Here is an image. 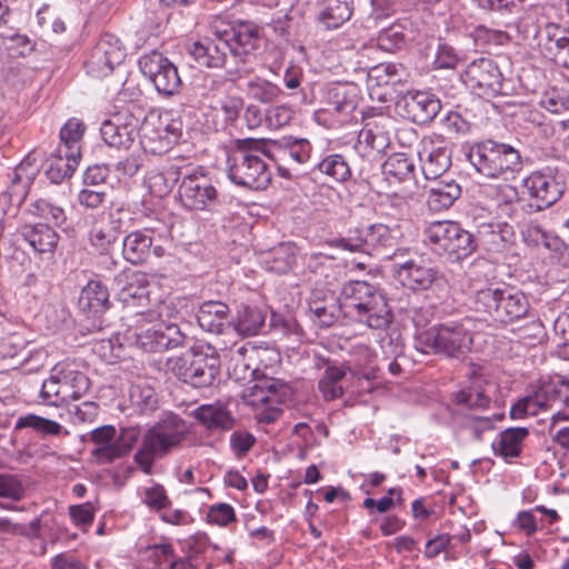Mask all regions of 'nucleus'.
Here are the masks:
<instances>
[{"label":"nucleus","instance_id":"16","mask_svg":"<svg viewBox=\"0 0 569 569\" xmlns=\"http://www.w3.org/2000/svg\"><path fill=\"white\" fill-rule=\"evenodd\" d=\"M147 126L146 122L142 127L141 117L124 110L104 120L100 128V134L108 147L128 152L133 146L140 129L144 131Z\"/></svg>","mask_w":569,"mask_h":569},{"label":"nucleus","instance_id":"18","mask_svg":"<svg viewBox=\"0 0 569 569\" xmlns=\"http://www.w3.org/2000/svg\"><path fill=\"white\" fill-rule=\"evenodd\" d=\"M450 142L441 134L432 133L421 139L418 157L422 173L428 180H437L451 167Z\"/></svg>","mask_w":569,"mask_h":569},{"label":"nucleus","instance_id":"7","mask_svg":"<svg viewBox=\"0 0 569 569\" xmlns=\"http://www.w3.org/2000/svg\"><path fill=\"white\" fill-rule=\"evenodd\" d=\"M184 437V423L179 417L172 416L159 421L143 435L141 447L134 455L136 463L144 473L150 475L154 460L166 457Z\"/></svg>","mask_w":569,"mask_h":569},{"label":"nucleus","instance_id":"38","mask_svg":"<svg viewBox=\"0 0 569 569\" xmlns=\"http://www.w3.org/2000/svg\"><path fill=\"white\" fill-rule=\"evenodd\" d=\"M118 236L109 230L103 221L94 223L90 231V243L101 254V258L108 262V268L116 266V260L109 256V250L117 242Z\"/></svg>","mask_w":569,"mask_h":569},{"label":"nucleus","instance_id":"1","mask_svg":"<svg viewBox=\"0 0 569 569\" xmlns=\"http://www.w3.org/2000/svg\"><path fill=\"white\" fill-rule=\"evenodd\" d=\"M309 309L322 327L332 326L341 315L376 330L386 329L392 319L385 293L366 281H349L337 300H315Z\"/></svg>","mask_w":569,"mask_h":569},{"label":"nucleus","instance_id":"61","mask_svg":"<svg viewBox=\"0 0 569 569\" xmlns=\"http://www.w3.org/2000/svg\"><path fill=\"white\" fill-rule=\"evenodd\" d=\"M541 106L551 113L569 110V96L561 91H552L542 100Z\"/></svg>","mask_w":569,"mask_h":569},{"label":"nucleus","instance_id":"40","mask_svg":"<svg viewBox=\"0 0 569 569\" xmlns=\"http://www.w3.org/2000/svg\"><path fill=\"white\" fill-rule=\"evenodd\" d=\"M317 168L335 182H346L351 178L349 162L340 153L328 154L317 164Z\"/></svg>","mask_w":569,"mask_h":569},{"label":"nucleus","instance_id":"50","mask_svg":"<svg viewBox=\"0 0 569 569\" xmlns=\"http://www.w3.org/2000/svg\"><path fill=\"white\" fill-rule=\"evenodd\" d=\"M401 66L395 63H379L369 69L368 78L370 81H376L377 86L388 84L390 82L400 81Z\"/></svg>","mask_w":569,"mask_h":569},{"label":"nucleus","instance_id":"35","mask_svg":"<svg viewBox=\"0 0 569 569\" xmlns=\"http://www.w3.org/2000/svg\"><path fill=\"white\" fill-rule=\"evenodd\" d=\"M117 430L111 425H104L90 432V441L97 447L91 451L98 463H112L116 458L109 457V449L114 448Z\"/></svg>","mask_w":569,"mask_h":569},{"label":"nucleus","instance_id":"4","mask_svg":"<svg viewBox=\"0 0 569 569\" xmlns=\"http://www.w3.org/2000/svg\"><path fill=\"white\" fill-rule=\"evenodd\" d=\"M467 158L475 169L490 179L508 180L522 169L519 150L508 143L485 140L470 147Z\"/></svg>","mask_w":569,"mask_h":569},{"label":"nucleus","instance_id":"48","mask_svg":"<svg viewBox=\"0 0 569 569\" xmlns=\"http://www.w3.org/2000/svg\"><path fill=\"white\" fill-rule=\"evenodd\" d=\"M382 168L385 174L395 177L398 180H405L412 173L415 166L406 154L396 153L387 159Z\"/></svg>","mask_w":569,"mask_h":569},{"label":"nucleus","instance_id":"23","mask_svg":"<svg viewBox=\"0 0 569 569\" xmlns=\"http://www.w3.org/2000/svg\"><path fill=\"white\" fill-rule=\"evenodd\" d=\"M152 234L153 231L148 228L128 233L122 241L123 258L132 264H141L151 253L161 257L163 249L160 246H153Z\"/></svg>","mask_w":569,"mask_h":569},{"label":"nucleus","instance_id":"54","mask_svg":"<svg viewBox=\"0 0 569 569\" xmlns=\"http://www.w3.org/2000/svg\"><path fill=\"white\" fill-rule=\"evenodd\" d=\"M127 154L119 160H110L109 168L121 176L132 177L141 167V158L133 152H126Z\"/></svg>","mask_w":569,"mask_h":569},{"label":"nucleus","instance_id":"49","mask_svg":"<svg viewBox=\"0 0 569 569\" xmlns=\"http://www.w3.org/2000/svg\"><path fill=\"white\" fill-rule=\"evenodd\" d=\"M103 221L109 230L119 237L120 233L127 231L131 227V212L122 207L111 209L102 216Z\"/></svg>","mask_w":569,"mask_h":569},{"label":"nucleus","instance_id":"37","mask_svg":"<svg viewBox=\"0 0 569 569\" xmlns=\"http://www.w3.org/2000/svg\"><path fill=\"white\" fill-rule=\"evenodd\" d=\"M37 172V169L26 172L24 164H19L14 169L8 189V196L11 203H16L20 207L24 202Z\"/></svg>","mask_w":569,"mask_h":569},{"label":"nucleus","instance_id":"64","mask_svg":"<svg viewBox=\"0 0 569 569\" xmlns=\"http://www.w3.org/2000/svg\"><path fill=\"white\" fill-rule=\"evenodd\" d=\"M452 537L448 533H441L437 537L429 539L426 543L425 557L432 559L442 551H446L451 543Z\"/></svg>","mask_w":569,"mask_h":569},{"label":"nucleus","instance_id":"10","mask_svg":"<svg viewBox=\"0 0 569 569\" xmlns=\"http://www.w3.org/2000/svg\"><path fill=\"white\" fill-rule=\"evenodd\" d=\"M540 410H551L552 422L569 420L567 381L545 382L511 407L510 416L520 419L536 416Z\"/></svg>","mask_w":569,"mask_h":569},{"label":"nucleus","instance_id":"5","mask_svg":"<svg viewBox=\"0 0 569 569\" xmlns=\"http://www.w3.org/2000/svg\"><path fill=\"white\" fill-rule=\"evenodd\" d=\"M167 366L180 381L207 388L213 386L220 373V356L210 345L201 346L168 359Z\"/></svg>","mask_w":569,"mask_h":569},{"label":"nucleus","instance_id":"24","mask_svg":"<svg viewBox=\"0 0 569 569\" xmlns=\"http://www.w3.org/2000/svg\"><path fill=\"white\" fill-rule=\"evenodd\" d=\"M391 121L387 117L378 116L366 120L358 136V146L368 149L366 152L382 153L390 146L389 126Z\"/></svg>","mask_w":569,"mask_h":569},{"label":"nucleus","instance_id":"55","mask_svg":"<svg viewBox=\"0 0 569 569\" xmlns=\"http://www.w3.org/2000/svg\"><path fill=\"white\" fill-rule=\"evenodd\" d=\"M24 496V487L14 475L0 473V497L12 500H21Z\"/></svg>","mask_w":569,"mask_h":569},{"label":"nucleus","instance_id":"30","mask_svg":"<svg viewBox=\"0 0 569 569\" xmlns=\"http://www.w3.org/2000/svg\"><path fill=\"white\" fill-rule=\"evenodd\" d=\"M528 436L529 430L523 427L505 429L492 442L495 455L502 457L505 460L518 458L521 455L523 441Z\"/></svg>","mask_w":569,"mask_h":569},{"label":"nucleus","instance_id":"51","mask_svg":"<svg viewBox=\"0 0 569 569\" xmlns=\"http://www.w3.org/2000/svg\"><path fill=\"white\" fill-rule=\"evenodd\" d=\"M139 439V431L136 428H123L120 435L116 436L113 449H109V457L120 459L124 457Z\"/></svg>","mask_w":569,"mask_h":569},{"label":"nucleus","instance_id":"25","mask_svg":"<svg viewBox=\"0 0 569 569\" xmlns=\"http://www.w3.org/2000/svg\"><path fill=\"white\" fill-rule=\"evenodd\" d=\"M22 239L37 253H53L58 247L59 234L49 223H23L19 228Z\"/></svg>","mask_w":569,"mask_h":569},{"label":"nucleus","instance_id":"3","mask_svg":"<svg viewBox=\"0 0 569 569\" xmlns=\"http://www.w3.org/2000/svg\"><path fill=\"white\" fill-rule=\"evenodd\" d=\"M403 237L402 229L395 223H373L365 229H349L346 237L335 241L336 246L351 252H366L382 260L403 257L406 249L400 247Z\"/></svg>","mask_w":569,"mask_h":569},{"label":"nucleus","instance_id":"53","mask_svg":"<svg viewBox=\"0 0 569 569\" xmlns=\"http://www.w3.org/2000/svg\"><path fill=\"white\" fill-rule=\"evenodd\" d=\"M287 152L295 162L303 164L310 159L311 146L307 139L287 136Z\"/></svg>","mask_w":569,"mask_h":569},{"label":"nucleus","instance_id":"20","mask_svg":"<svg viewBox=\"0 0 569 569\" xmlns=\"http://www.w3.org/2000/svg\"><path fill=\"white\" fill-rule=\"evenodd\" d=\"M129 339H133V343L146 352H163L183 346L186 336L177 325L157 323L134 330Z\"/></svg>","mask_w":569,"mask_h":569},{"label":"nucleus","instance_id":"19","mask_svg":"<svg viewBox=\"0 0 569 569\" xmlns=\"http://www.w3.org/2000/svg\"><path fill=\"white\" fill-rule=\"evenodd\" d=\"M139 67L142 73L152 81L159 93L173 96L179 92L182 81L178 69L162 53L153 51L141 57Z\"/></svg>","mask_w":569,"mask_h":569},{"label":"nucleus","instance_id":"59","mask_svg":"<svg viewBox=\"0 0 569 569\" xmlns=\"http://www.w3.org/2000/svg\"><path fill=\"white\" fill-rule=\"evenodd\" d=\"M459 62V56L453 47L439 43L435 58V66L439 69H453Z\"/></svg>","mask_w":569,"mask_h":569},{"label":"nucleus","instance_id":"15","mask_svg":"<svg viewBox=\"0 0 569 569\" xmlns=\"http://www.w3.org/2000/svg\"><path fill=\"white\" fill-rule=\"evenodd\" d=\"M461 79L479 97H496L502 92L503 74L492 58L481 57L471 61Z\"/></svg>","mask_w":569,"mask_h":569},{"label":"nucleus","instance_id":"42","mask_svg":"<svg viewBox=\"0 0 569 569\" xmlns=\"http://www.w3.org/2000/svg\"><path fill=\"white\" fill-rule=\"evenodd\" d=\"M86 130L84 123L76 118H71L60 130L61 148L68 153L80 157L79 142Z\"/></svg>","mask_w":569,"mask_h":569},{"label":"nucleus","instance_id":"41","mask_svg":"<svg viewBox=\"0 0 569 569\" xmlns=\"http://www.w3.org/2000/svg\"><path fill=\"white\" fill-rule=\"evenodd\" d=\"M66 389L60 371L57 370L43 381L39 396L44 405L58 407L70 399V393H67Z\"/></svg>","mask_w":569,"mask_h":569},{"label":"nucleus","instance_id":"45","mask_svg":"<svg viewBox=\"0 0 569 569\" xmlns=\"http://www.w3.org/2000/svg\"><path fill=\"white\" fill-rule=\"evenodd\" d=\"M60 375L63 380V386L67 387V393H70V399H80L90 388L89 378L81 371L63 368Z\"/></svg>","mask_w":569,"mask_h":569},{"label":"nucleus","instance_id":"2","mask_svg":"<svg viewBox=\"0 0 569 569\" xmlns=\"http://www.w3.org/2000/svg\"><path fill=\"white\" fill-rule=\"evenodd\" d=\"M214 38H207L189 46V53L197 63L208 68H226L228 57L241 62L258 48L260 41L257 27L250 23L214 24Z\"/></svg>","mask_w":569,"mask_h":569},{"label":"nucleus","instance_id":"36","mask_svg":"<svg viewBox=\"0 0 569 569\" xmlns=\"http://www.w3.org/2000/svg\"><path fill=\"white\" fill-rule=\"evenodd\" d=\"M266 321V315L258 307L242 306L234 322L236 331L242 337H252L259 333Z\"/></svg>","mask_w":569,"mask_h":569},{"label":"nucleus","instance_id":"12","mask_svg":"<svg viewBox=\"0 0 569 569\" xmlns=\"http://www.w3.org/2000/svg\"><path fill=\"white\" fill-rule=\"evenodd\" d=\"M179 200L186 209L216 211L220 202L211 178L201 170H186L178 189Z\"/></svg>","mask_w":569,"mask_h":569},{"label":"nucleus","instance_id":"46","mask_svg":"<svg viewBox=\"0 0 569 569\" xmlns=\"http://www.w3.org/2000/svg\"><path fill=\"white\" fill-rule=\"evenodd\" d=\"M377 46L386 52H395L406 46L405 29L401 24H392L382 29L377 38Z\"/></svg>","mask_w":569,"mask_h":569},{"label":"nucleus","instance_id":"21","mask_svg":"<svg viewBox=\"0 0 569 569\" xmlns=\"http://www.w3.org/2000/svg\"><path fill=\"white\" fill-rule=\"evenodd\" d=\"M398 274L405 287L412 291H425L442 279L439 269L429 260L418 257L398 262Z\"/></svg>","mask_w":569,"mask_h":569},{"label":"nucleus","instance_id":"39","mask_svg":"<svg viewBox=\"0 0 569 569\" xmlns=\"http://www.w3.org/2000/svg\"><path fill=\"white\" fill-rule=\"evenodd\" d=\"M14 428L17 430L30 428L42 436L69 435V431L64 430L59 422L33 413L21 416L17 420Z\"/></svg>","mask_w":569,"mask_h":569},{"label":"nucleus","instance_id":"17","mask_svg":"<svg viewBox=\"0 0 569 569\" xmlns=\"http://www.w3.org/2000/svg\"><path fill=\"white\" fill-rule=\"evenodd\" d=\"M124 58L126 51L120 40L113 34L107 33L91 49L83 66L88 76L101 79L109 76Z\"/></svg>","mask_w":569,"mask_h":569},{"label":"nucleus","instance_id":"9","mask_svg":"<svg viewBox=\"0 0 569 569\" xmlns=\"http://www.w3.org/2000/svg\"><path fill=\"white\" fill-rule=\"evenodd\" d=\"M473 308L496 321L509 323L528 316L529 301L521 291L490 286L475 293Z\"/></svg>","mask_w":569,"mask_h":569},{"label":"nucleus","instance_id":"52","mask_svg":"<svg viewBox=\"0 0 569 569\" xmlns=\"http://www.w3.org/2000/svg\"><path fill=\"white\" fill-rule=\"evenodd\" d=\"M143 502L151 510L157 512H160L171 506V500L169 499L166 489L159 483H154L152 487L146 489Z\"/></svg>","mask_w":569,"mask_h":569},{"label":"nucleus","instance_id":"57","mask_svg":"<svg viewBox=\"0 0 569 569\" xmlns=\"http://www.w3.org/2000/svg\"><path fill=\"white\" fill-rule=\"evenodd\" d=\"M381 348L387 359L392 358V360L388 362L389 372L392 376H399L402 372V366L399 362V359L402 357V346L398 343L393 346V339L389 337L388 342H386L385 339L382 340Z\"/></svg>","mask_w":569,"mask_h":569},{"label":"nucleus","instance_id":"22","mask_svg":"<svg viewBox=\"0 0 569 569\" xmlns=\"http://www.w3.org/2000/svg\"><path fill=\"white\" fill-rule=\"evenodd\" d=\"M402 116L418 124L431 122L441 110V103L435 94L427 91H408L397 102Z\"/></svg>","mask_w":569,"mask_h":569},{"label":"nucleus","instance_id":"56","mask_svg":"<svg viewBox=\"0 0 569 569\" xmlns=\"http://www.w3.org/2000/svg\"><path fill=\"white\" fill-rule=\"evenodd\" d=\"M183 124L180 119L159 121L158 138L164 140L167 146L178 142L182 137Z\"/></svg>","mask_w":569,"mask_h":569},{"label":"nucleus","instance_id":"60","mask_svg":"<svg viewBox=\"0 0 569 569\" xmlns=\"http://www.w3.org/2000/svg\"><path fill=\"white\" fill-rule=\"evenodd\" d=\"M248 86L251 88L252 94L263 102H272L281 93L279 87L264 80L249 82Z\"/></svg>","mask_w":569,"mask_h":569},{"label":"nucleus","instance_id":"62","mask_svg":"<svg viewBox=\"0 0 569 569\" xmlns=\"http://www.w3.org/2000/svg\"><path fill=\"white\" fill-rule=\"evenodd\" d=\"M106 192L102 188L86 187L78 194V201L88 209L99 208L104 200Z\"/></svg>","mask_w":569,"mask_h":569},{"label":"nucleus","instance_id":"6","mask_svg":"<svg viewBox=\"0 0 569 569\" xmlns=\"http://www.w3.org/2000/svg\"><path fill=\"white\" fill-rule=\"evenodd\" d=\"M260 142L254 139L237 140L236 149L228 156V177L238 184L250 189H264L271 173L258 156Z\"/></svg>","mask_w":569,"mask_h":569},{"label":"nucleus","instance_id":"29","mask_svg":"<svg viewBox=\"0 0 569 569\" xmlns=\"http://www.w3.org/2000/svg\"><path fill=\"white\" fill-rule=\"evenodd\" d=\"M353 0H321L318 21L327 29H338L352 16Z\"/></svg>","mask_w":569,"mask_h":569},{"label":"nucleus","instance_id":"26","mask_svg":"<svg viewBox=\"0 0 569 569\" xmlns=\"http://www.w3.org/2000/svg\"><path fill=\"white\" fill-rule=\"evenodd\" d=\"M197 321L204 331L220 335L229 326V307L221 301H204L198 310Z\"/></svg>","mask_w":569,"mask_h":569},{"label":"nucleus","instance_id":"11","mask_svg":"<svg viewBox=\"0 0 569 569\" xmlns=\"http://www.w3.org/2000/svg\"><path fill=\"white\" fill-rule=\"evenodd\" d=\"M425 243L437 254L467 258L477 249L475 234L458 222L443 220L429 223L423 231Z\"/></svg>","mask_w":569,"mask_h":569},{"label":"nucleus","instance_id":"63","mask_svg":"<svg viewBox=\"0 0 569 569\" xmlns=\"http://www.w3.org/2000/svg\"><path fill=\"white\" fill-rule=\"evenodd\" d=\"M254 442V437L247 431H236L230 436V446L238 457L244 456Z\"/></svg>","mask_w":569,"mask_h":569},{"label":"nucleus","instance_id":"34","mask_svg":"<svg viewBox=\"0 0 569 569\" xmlns=\"http://www.w3.org/2000/svg\"><path fill=\"white\" fill-rule=\"evenodd\" d=\"M183 168L169 166L163 171H151L146 178V183L154 197L162 198L171 192L176 183L181 179Z\"/></svg>","mask_w":569,"mask_h":569},{"label":"nucleus","instance_id":"8","mask_svg":"<svg viewBox=\"0 0 569 569\" xmlns=\"http://www.w3.org/2000/svg\"><path fill=\"white\" fill-rule=\"evenodd\" d=\"M415 341L417 350L423 353L461 359L470 351L472 337L465 323L451 321L417 333Z\"/></svg>","mask_w":569,"mask_h":569},{"label":"nucleus","instance_id":"58","mask_svg":"<svg viewBox=\"0 0 569 569\" xmlns=\"http://www.w3.org/2000/svg\"><path fill=\"white\" fill-rule=\"evenodd\" d=\"M207 520L210 523L218 526H227L232 521H236V515L233 508L228 503H219L210 507L207 513Z\"/></svg>","mask_w":569,"mask_h":569},{"label":"nucleus","instance_id":"13","mask_svg":"<svg viewBox=\"0 0 569 569\" xmlns=\"http://www.w3.org/2000/svg\"><path fill=\"white\" fill-rule=\"evenodd\" d=\"M244 403L251 407L264 406L260 421L271 423L282 415L284 402V382L263 376L242 391Z\"/></svg>","mask_w":569,"mask_h":569},{"label":"nucleus","instance_id":"27","mask_svg":"<svg viewBox=\"0 0 569 569\" xmlns=\"http://www.w3.org/2000/svg\"><path fill=\"white\" fill-rule=\"evenodd\" d=\"M80 157L63 151L61 147L57 154H50L44 162V174L52 183H61L72 177Z\"/></svg>","mask_w":569,"mask_h":569},{"label":"nucleus","instance_id":"47","mask_svg":"<svg viewBox=\"0 0 569 569\" xmlns=\"http://www.w3.org/2000/svg\"><path fill=\"white\" fill-rule=\"evenodd\" d=\"M456 403L468 409H485L490 403V397L479 387H467L456 393Z\"/></svg>","mask_w":569,"mask_h":569},{"label":"nucleus","instance_id":"43","mask_svg":"<svg viewBox=\"0 0 569 569\" xmlns=\"http://www.w3.org/2000/svg\"><path fill=\"white\" fill-rule=\"evenodd\" d=\"M120 299L129 303L137 301L142 305L149 300L148 280L144 273H132L127 283L119 291Z\"/></svg>","mask_w":569,"mask_h":569},{"label":"nucleus","instance_id":"28","mask_svg":"<svg viewBox=\"0 0 569 569\" xmlns=\"http://www.w3.org/2000/svg\"><path fill=\"white\" fill-rule=\"evenodd\" d=\"M461 196V187L455 180H438L429 189L427 204L431 211L449 209Z\"/></svg>","mask_w":569,"mask_h":569},{"label":"nucleus","instance_id":"32","mask_svg":"<svg viewBox=\"0 0 569 569\" xmlns=\"http://www.w3.org/2000/svg\"><path fill=\"white\" fill-rule=\"evenodd\" d=\"M194 418L210 430H229L234 423L230 411L220 402L200 406L194 411Z\"/></svg>","mask_w":569,"mask_h":569},{"label":"nucleus","instance_id":"33","mask_svg":"<svg viewBox=\"0 0 569 569\" xmlns=\"http://www.w3.org/2000/svg\"><path fill=\"white\" fill-rule=\"evenodd\" d=\"M513 236L512 227L507 223H488L482 224L477 236V247L482 244L488 250H500L506 243L511 241Z\"/></svg>","mask_w":569,"mask_h":569},{"label":"nucleus","instance_id":"44","mask_svg":"<svg viewBox=\"0 0 569 569\" xmlns=\"http://www.w3.org/2000/svg\"><path fill=\"white\" fill-rule=\"evenodd\" d=\"M522 234L526 241L536 246H545L553 251H559L562 246V241L559 237L551 234L537 222L528 223L526 229L522 231Z\"/></svg>","mask_w":569,"mask_h":569},{"label":"nucleus","instance_id":"31","mask_svg":"<svg viewBox=\"0 0 569 569\" xmlns=\"http://www.w3.org/2000/svg\"><path fill=\"white\" fill-rule=\"evenodd\" d=\"M79 307L93 317L102 315L109 307V291L100 281H89L79 297Z\"/></svg>","mask_w":569,"mask_h":569},{"label":"nucleus","instance_id":"14","mask_svg":"<svg viewBox=\"0 0 569 569\" xmlns=\"http://www.w3.org/2000/svg\"><path fill=\"white\" fill-rule=\"evenodd\" d=\"M523 188L533 201L532 206L537 210H543L555 204L563 196L565 174L557 168L546 167L525 178Z\"/></svg>","mask_w":569,"mask_h":569}]
</instances>
